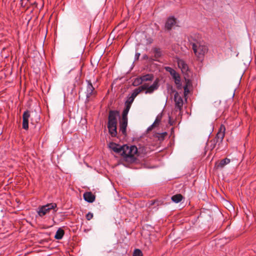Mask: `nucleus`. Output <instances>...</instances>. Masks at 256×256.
I'll return each mask as SVG.
<instances>
[{
	"label": "nucleus",
	"instance_id": "1",
	"mask_svg": "<svg viewBox=\"0 0 256 256\" xmlns=\"http://www.w3.org/2000/svg\"><path fill=\"white\" fill-rule=\"evenodd\" d=\"M188 41L195 56L199 59L204 58L208 51V48L202 42L198 34H192L188 38Z\"/></svg>",
	"mask_w": 256,
	"mask_h": 256
},
{
	"label": "nucleus",
	"instance_id": "2",
	"mask_svg": "<svg viewBox=\"0 0 256 256\" xmlns=\"http://www.w3.org/2000/svg\"><path fill=\"white\" fill-rule=\"evenodd\" d=\"M52 210L54 214L57 212V204L56 203H49L44 206H39L36 209V212L38 216L42 218L46 214H48Z\"/></svg>",
	"mask_w": 256,
	"mask_h": 256
},
{
	"label": "nucleus",
	"instance_id": "3",
	"mask_svg": "<svg viewBox=\"0 0 256 256\" xmlns=\"http://www.w3.org/2000/svg\"><path fill=\"white\" fill-rule=\"evenodd\" d=\"M138 153V148L135 146L124 144L121 146V155L127 160L133 159L135 154Z\"/></svg>",
	"mask_w": 256,
	"mask_h": 256
},
{
	"label": "nucleus",
	"instance_id": "4",
	"mask_svg": "<svg viewBox=\"0 0 256 256\" xmlns=\"http://www.w3.org/2000/svg\"><path fill=\"white\" fill-rule=\"evenodd\" d=\"M226 128L222 124L218 130V131L216 135V138L213 140H211L212 145L211 147L214 148L217 143L220 144L221 143L224 137Z\"/></svg>",
	"mask_w": 256,
	"mask_h": 256
},
{
	"label": "nucleus",
	"instance_id": "5",
	"mask_svg": "<svg viewBox=\"0 0 256 256\" xmlns=\"http://www.w3.org/2000/svg\"><path fill=\"white\" fill-rule=\"evenodd\" d=\"M86 82L87 86L85 92L86 96V102H88L92 100V96L96 95V92L94 90V88L90 80H86Z\"/></svg>",
	"mask_w": 256,
	"mask_h": 256
},
{
	"label": "nucleus",
	"instance_id": "6",
	"mask_svg": "<svg viewBox=\"0 0 256 256\" xmlns=\"http://www.w3.org/2000/svg\"><path fill=\"white\" fill-rule=\"evenodd\" d=\"M165 70L172 76L176 84L178 86H181V79L180 74L174 69L170 66H166Z\"/></svg>",
	"mask_w": 256,
	"mask_h": 256
},
{
	"label": "nucleus",
	"instance_id": "7",
	"mask_svg": "<svg viewBox=\"0 0 256 256\" xmlns=\"http://www.w3.org/2000/svg\"><path fill=\"white\" fill-rule=\"evenodd\" d=\"M119 116V112L116 110H110L108 116V124H117V117Z\"/></svg>",
	"mask_w": 256,
	"mask_h": 256
},
{
	"label": "nucleus",
	"instance_id": "8",
	"mask_svg": "<svg viewBox=\"0 0 256 256\" xmlns=\"http://www.w3.org/2000/svg\"><path fill=\"white\" fill-rule=\"evenodd\" d=\"M174 101L176 108L180 110L183 106V100L178 92H176L174 94Z\"/></svg>",
	"mask_w": 256,
	"mask_h": 256
},
{
	"label": "nucleus",
	"instance_id": "9",
	"mask_svg": "<svg viewBox=\"0 0 256 256\" xmlns=\"http://www.w3.org/2000/svg\"><path fill=\"white\" fill-rule=\"evenodd\" d=\"M30 116V112L28 110L25 111L22 115V128L27 130L28 128V118Z\"/></svg>",
	"mask_w": 256,
	"mask_h": 256
},
{
	"label": "nucleus",
	"instance_id": "10",
	"mask_svg": "<svg viewBox=\"0 0 256 256\" xmlns=\"http://www.w3.org/2000/svg\"><path fill=\"white\" fill-rule=\"evenodd\" d=\"M144 85L146 86V88L144 90H146L145 92L146 94L152 93L155 90H157L158 87V83L156 81L154 82L150 86H148L146 84H145Z\"/></svg>",
	"mask_w": 256,
	"mask_h": 256
},
{
	"label": "nucleus",
	"instance_id": "11",
	"mask_svg": "<svg viewBox=\"0 0 256 256\" xmlns=\"http://www.w3.org/2000/svg\"><path fill=\"white\" fill-rule=\"evenodd\" d=\"M176 24V18L174 16H170L166 20V22L165 26L166 28L168 30H171L172 27Z\"/></svg>",
	"mask_w": 256,
	"mask_h": 256
},
{
	"label": "nucleus",
	"instance_id": "12",
	"mask_svg": "<svg viewBox=\"0 0 256 256\" xmlns=\"http://www.w3.org/2000/svg\"><path fill=\"white\" fill-rule=\"evenodd\" d=\"M128 120H121L120 122V132L124 135H126V128L128 126Z\"/></svg>",
	"mask_w": 256,
	"mask_h": 256
},
{
	"label": "nucleus",
	"instance_id": "13",
	"mask_svg": "<svg viewBox=\"0 0 256 256\" xmlns=\"http://www.w3.org/2000/svg\"><path fill=\"white\" fill-rule=\"evenodd\" d=\"M108 132L112 137H116L117 135V124H108Z\"/></svg>",
	"mask_w": 256,
	"mask_h": 256
},
{
	"label": "nucleus",
	"instance_id": "14",
	"mask_svg": "<svg viewBox=\"0 0 256 256\" xmlns=\"http://www.w3.org/2000/svg\"><path fill=\"white\" fill-rule=\"evenodd\" d=\"M178 64L182 72H186L188 70V66L184 60L180 59L178 60Z\"/></svg>",
	"mask_w": 256,
	"mask_h": 256
},
{
	"label": "nucleus",
	"instance_id": "15",
	"mask_svg": "<svg viewBox=\"0 0 256 256\" xmlns=\"http://www.w3.org/2000/svg\"><path fill=\"white\" fill-rule=\"evenodd\" d=\"M84 198L88 202H92L95 200V196L91 192H86L84 194Z\"/></svg>",
	"mask_w": 256,
	"mask_h": 256
},
{
	"label": "nucleus",
	"instance_id": "16",
	"mask_svg": "<svg viewBox=\"0 0 256 256\" xmlns=\"http://www.w3.org/2000/svg\"><path fill=\"white\" fill-rule=\"evenodd\" d=\"M162 118V116L160 114L158 115L154 123L148 126L147 128V131L150 132L154 128L158 125Z\"/></svg>",
	"mask_w": 256,
	"mask_h": 256
},
{
	"label": "nucleus",
	"instance_id": "17",
	"mask_svg": "<svg viewBox=\"0 0 256 256\" xmlns=\"http://www.w3.org/2000/svg\"><path fill=\"white\" fill-rule=\"evenodd\" d=\"M146 88V85H142L134 89L131 95L134 98H136L141 92L144 90Z\"/></svg>",
	"mask_w": 256,
	"mask_h": 256
},
{
	"label": "nucleus",
	"instance_id": "18",
	"mask_svg": "<svg viewBox=\"0 0 256 256\" xmlns=\"http://www.w3.org/2000/svg\"><path fill=\"white\" fill-rule=\"evenodd\" d=\"M121 146L114 142H112L110 144V148L117 153H121Z\"/></svg>",
	"mask_w": 256,
	"mask_h": 256
},
{
	"label": "nucleus",
	"instance_id": "19",
	"mask_svg": "<svg viewBox=\"0 0 256 256\" xmlns=\"http://www.w3.org/2000/svg\"><path fill=\"white\" fill-rule=\"evenodd\" d=\"M64 234V230L62 228H59L56 233L54 238L56 240H61Z\"/></svg>",
	"mask_w": 256,
	"mask_h": 256
},
{
	"label": "nucleus",
	"instance_id": "20",
	"mask_svg": "<svg viewBox=\"0 0 256 256\" xmlns=\"http://www.w3.org/2000/svg\"><path fill=\"white\" fill-rule=\"evenodd\" d=\"M130 108L128 106H125L122 112V118L121 120H128V114Z\"/></svg>",
	"mask_w": 256,
	"mask_h": 256
},
{
	"label": "nucleus",
	"instance_id": "21",
	"mask_svg": "<svg viewBox=\"0 0 256 256\" xmlns=\"http://www.w3.org/2000/svg\"><path fill=\"white\" fill-rule=\"evenodd\" d=\"M142 82L152 81L154 79V76L152 74H146L140 76Z\"/></svg>",
	"mask_w": 256,
	"mask_h": 256
},
{
	"label": "nucleus",
	"instance_id": "22",
	"mask_svg": "<svg viewBox=\"0 0 256 256\" xmlns=\"http://www.w3.org/2000/svg\"><path fill=\"white\" fill-rule=\"evenodd\" d=\"M230 160L228 158H226L222 160L218 165V168H223L226 164H228L230 162Z\"/></svg>",
	"mask_w": 256,
	"mask_h": 256
},
{
	"label": "nucleus",
	"instance_id": "23",
	"mask_svg": "<svg viewBox=\"0 0 256 256\" xmlns=\"http://www.w3.org/2000/svg\"><path fill=\"white\" fill-rule=\"evenodd\" d=\"M182 198V196L180 194H176L172 196V200L176 203L180 202Z\"/></svg>",
	"mask_w": 256,
	"mask_h": 256
},
{
	"label": "nucleus",
	"instance_id": "24",
	"mask_svg": "<svg viewBox=\"0 0 256 256\" xmlns=\"http://www.w3.org/2000/svg\"><path fill=\"white\" fill-rule=\"evenodd\" d=\"M135 98H134L132 96H130L128 98V100H126L125 102V106H128L129 107H131L132 104Z\"/></svg>",
	"mask_w": 256,
	"mask_h": 256
},
{
	"label": "nucleus",
	"instance_id": "25",
	"mask_svg": "<svg viewBox=\"0 0 256 256\" xmlns=\"http://www.w3.org/2000/svg\"><path fill=\"white\" fill-rule=\"evenodd\" d=\"M142 82L140 77H138L134 79L132 82V85L134 86H138Z\"/></svg>",
	"mask_w": 256,
	"mask_h": 256
},
{
	"label": "nucleus",
	"instance_id": "26",
	"mask_svg": "<svg viewBox=\"0 0 256 256\" xmlns=\"http://www.w3.org/2000/svg\"><path fill=\"white\" fill-rule=\"evenodd\" d=\"M133 256H142V252L139 249H136L134 252Z\"/></svg>",
	"mask_w": 256,
	"mask_h": 256
},
{
	"label": "nucleus",
	"instance_id": "27",
	"mask_svg": "<svg viewBox=\"0 0 256 256\" xmlns=\"http://www.w3.org/2000/svg\"><path fill=\"white\" fill-rule=\"evenodd\" d=\"M29 0H21L20 4L22 6L25 7L27 6Z\"/></svg>",
	"mask_w": 256,
	"mask_h": 256
},
{
	"label": "nucleus",
	"instance_id": "28",
	"mask_svg": "<svg viewBox=\"0 0 256 256\" xmlns=\"http://www.w3.org/2000/svg\"><path fill=\"white\" fill-rule=\"evenodd\" d=\"M93 218V214L88 212L86 215V218L88 220H90Z\"/></svg>",
	"mask_w": 256,
	"mask_h": 256
},
{
	"label": "nucleus",
	"instance_id": "29",
	"mask_svg": "<svg viewBox=\"0 0 256 256\" xmlns=\"http://www.w3.org/2000/svg\"><path fill=\"white\" fill-rule=\"evenodd\" d=\"M154 51H155L156 54L158 56H160L161 54H160V52L159 50L156 49Z\"/></svg>",
	"mask_w": 256,
	"mask_h": 256
},
{
	"label": "nucleus",
	"instance_id": "30",
	"mask_svg": "<svg viewBox=\"0 0 256 256\" xmlns=\"http://www.w3.org/2000/svg\"><path fill=\"white\" fill-rule=\"evenodd\" d=\"M140 56V53H136L135 55V59L136 60H138V58H139V56Z\"/></svg>",
	"mask_w": 256,
	"mask_h": 256
},
{
	"label": "nucleus",
	"instance_id": "31",
	"mask_svg": "<svg viewBox=\"0 0 256 256\" xmlns=\"http://www.w3.org/2000/svg\"><path fill=\"white\" fill-rule=\"evenodd\" d=\"M186 89H187V88H186V87L184 88V92H186Z\"/></svg>",
	"mask_w": 256,
	"mask_h": 256
}]
</instances>
